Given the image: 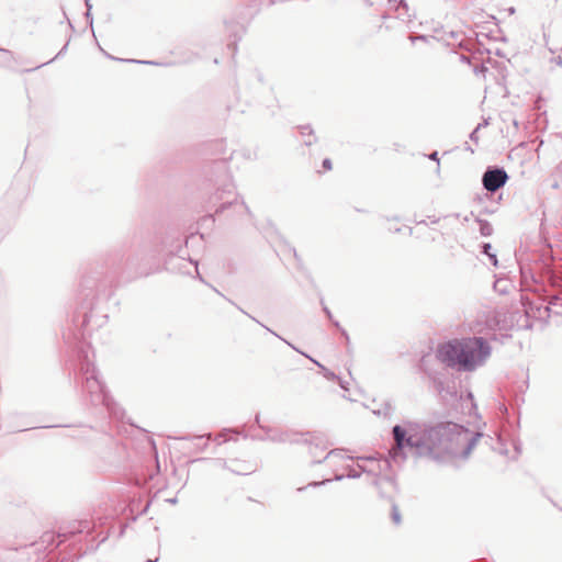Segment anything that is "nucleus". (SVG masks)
Masks as SVG:
<instances>
[{
	"label": "nucleus",
	"mask_w": 562,
	"mask_h": 562,
	"mask_svg": "<svg viewBox=\"0 0 562 562\" xmlns=\"http://www.w3.org/2000/svg\"><path fill=\"white\" fill-rule=\"evenodd\" d=\"M392 520L395 525H400L402 521L400 510L395 504L392 505Z\"/></svg>",
	"instance_id": "nucleus-12"
},
{
	"label": "nucleus",
	"mask_w": 562,
	"mask_h": 562,
	"mask_svg": "<svg viewBox=\"0 0 562 562\" xmlns=\"http://www.w3.org/2000/svg\"><path fill=\"white\" fill-rule=\"evenodd\" d=\"M508 176L503 168L488 167L482 177V183L486 191L496 192L505 186Z\"/></svg>",
	"instance_id": "nucleus-3"
},
{
	"label": "nucleus",
	"mask_w": 562,
	"mask_h": 562,
	"mask_svg": "<svg viewBox=\"0 0 562 562\" xmlns=\"http://www.w3.org/2000/svg\"><path fill=\"white\" fill-rule=\"evenodd\" d=\"M147 562H156V560H155V561H153V560H148Z\"/></svg>",
	"instance_id": "nucleus-21"
},
{
	"label": "nucleus",
	"mask_w": 562,
	"mask_h": 562,
	"mask_svg": "<svg viewBox=\"0 0 562 562\" xmlns=\"http://www.w3.org/2000/svg\"><path fill=\"white\" fill-rule=\"evenodd\" d=\"M86 5H87L88 11H90L91 10L90 0H86ZM87 14L89 15V12H87Z\"/></svg>",
	"instance_id": "nucleus-18"
},
{
	"label": "nucleus",
	"mask_w": 562,
	"mask_h": 562,
	"mask_svg": "<svg viewBox=\"0 0 562 562\" xmlns=\"http://www.w3.org/2000/svg\"><path fill=\"white\" fill-rule=\"evenodd\" d=\"M559 168L562 170V161H561V165H560V167H559Z\"/></svg>",
	"instance_id": "nucleus-22"
},
{
	"label": "nucleus",
	"mask_w": 562,
	"mask_h": 562,
	"mask_svg": "<svg viewBox=\"0 0 562 562\" xmlns=\"http://www.w3.org/2000/svg\"><path fill=\"white\" fill-rule=\"evenodd\" d=\"M395 11L397 12V18L402 20H405L407 18V20H409L408 5L405 2V0H401L397 3V5L395 7Z\"/></svg>",
	"instance_id": "nucleus-6"
},
{
	"label": "nucleus",
	"mask_w": 562,
	"mask_h": 562,
	"mask_svg": "<svg viewBox=\"0 0 562 562\" xmlns=\"http://www.w3.org/2000/svg\"><path fill=\"white\" fill-rule=\"evenodd\" d=\"M394 445L387 458L357 457L353 458V479L361 474L371 477L382 496L390 495L396 488L394 480L389 475L392 463L401 465L406 460V451L413 456L435 461L447 459H467L481 432H472L461 425L446 422L435 425L407 422L392 428Z\"/></svg>",
	"instance_id": "nucleus-1"
},
{
	"label": "nucleus",
	"mask_w": 562,
	"mask_h": 562,
	"mask_svg": "<svg viewBox=\"0 0 562 562\" xmlns=\"http://www.w3.org/2000/svg\"><path fill=\"white\" fill-rule=\"evenodd\" d=\"M492 348L483 337L454 338L438 345L436 358L448 368L473 372L485 364Z\"/></svg>",
	"instance_id": "nucleus-2"
},
{
	"label": "nucleus",
	"mask_w": 562,
	"mask_h": 562,
	"mask_svg": "<svg viewBox=\"0 0 562 562\" xmlns=\"http://www.w3.org/2000/svg\"><path fill=\"white\" fill-rule=\"evenodd\" d=\"M429 158H430L431 160H435V161H437V162L439 164V157H438V153H437V151L431 153V154L429 155Z\"/></svg>",
	"instance_id": "nucleus-16"
},
{
	"label": "nucleus",
	"mask_w": 562,
	"mask_h": 562,
	"mask_svg": "<svg viewBox=\"0 0 562 562\" xmlns=\"http://www.w3.org/2000/svg\"><path fill=\"white\" fill-rule=\"evenodd\" d=\"M349 457L344 454L340 451H330L326 454L325 460L330 465L341 464V467L346 470V473L337 474L335 477L336 480H340L345 476L350 477L351 476V468L349 465Z\"/></svg>",
	"instance_id": "nucleus-4"
},
{
	"label": "nucleus",
	"mask_w": 562,
	"mask_h": 562,
	"mask_svg": "<svg viewBox=\"0 0 562 562\" xmlns=\"http://www.w3.org/2000/svg\"><path fill=\"white\" fill-rule=\"evenodd\" d=\"M301 134L307 136V139H305L304 143L305 145L310 146L313 143L312 130L308 126H303L301 128Z\"/></svg>",
	"instance_id": "nucleus-11"
},
{
	"label": "nucleus",
	"mask_w": 562,
	"mask_h": 562,
	"mask_svg": "<svg viewBox=\"0 0 562 562\" xmlns=\"http://www.w3.org/2000/svg\"><path fill=\"white\" fill-rule=\"evenodd\" d=\"M427 374L431 381L434 390L438 393V395L445 398L448 395L451 396L454 394L453 387L446 383L441 374L435 372H427Z\"/></svg>",
	"instance_id": "nucleus-5"
},
{
	"label": "nucleus",
	"mask_w": 562,
	"mask_h": 562,
	"mask_svg": "<svg viewBox=\"0 0 562 562\" xmlns=\"http://www.w3.org/2000/svg\"><path fill=\"white\" fill-rule=\"evenodd\" d=\"M550 308L548 306H544L543 314H540V317L549 316Z\"/></svg>",
	"instance_id": "nucleus-17"
},
{
	"label": "nucleus",
	"mask_w": 562,
	"mask_h": 562,
	"mask_svg": "<svg viewBox=\"0 0 562 562\" xmlns=\"http://www.w3.org/2000/svg\"><path fill=\"white\" fill-rule=\"evenodd\" d=\"M86 387L90 392H93L95 389H99L100 391H102V386L94 375H92L91 378H87Z\"/></svg>",
	"instance_id": "nucleus-8"
},
{
	"label": "nucleus",
	"mask_w": 562,
	"mask_h": 562,
	"mask_svg": "<svg viewBox=\"0 0 562 562\" xmlns=\"http://www.w3.org/2000/svg\"><path fill=\"white\" fill-rule=\"evenodd\" d=\"M461 60L469 63V58L467 56H464V55L461 56Z\"/></svg>",
	"instance_id": "nucleus-19"
},
{
	"label": "nucleus",
	"mask_w": 562,
	"mask_h": 562,
	"mask_svg": "<svg viewBox=\"0 0 562 562\" xmlns=\"http://www.w3.org/2000/svg\"><path fill=\"white\" fill-rule=\"evenodd\" d=\"M480 126L481 125H477V127L470 134V138L473 140V142H477V131L480 130Z\"/></svg>",
	"instance_id": "nucleus-13"
},
{
	"label": "nucleus",
	"mask_w": 562,
	"mask_h": 562,
	"mask_svg": "<svg viewBox=\"0 0 562 562\" xmlns=\"http://www.w3.org/2000/svg\"><path fill=\"white\" fill-rule=\"evenodd\" d=\"M326 376L327 378H334L335 375H334V373H326Z\"/></svg>",
	"instance_id": "nucleus-20"
},
{
	"label": "nucleus",
	"mask_w": 562,
	"mask_h": 562,
	"mask_svg": "<svg viewBox=\"0 0 562 562\" xmlns=\"http://www.w3.org/2000/svg\"><path fill=\"white\" fill-rule=\"evenodd\" d=\"M480 233L483 236H490L493 233L492 225L486 221H480Z\"/></svg>",
	"instance_id": "nucleus-10"
},
{
	"label": "nucleus",
	"mask_w": 562,
	"mask_h": 562,
	"mask_svg": "<svg viewBox=\"0 0 562 562\" xmlns=\"http://www.w3.org/2000/svg\"><path fill=\"white\" fill-rule=\"evenodd\" d=\"M491 248H492L491 244L485 243V244H483V246H482V252H483V254H485V255H487V256H488V258H490V260H491V262H492V265L496 267V266H497V257H496V255H495V254H492V252L490 251V250H491Z\"/></svg>",
	"instance_id": "nucleus-9"
},
{
	"label": "nucleus",
	"mask_w": 562,
	"mask_h": 562,
	"mask_svg": "<svg viewBox=\"0 0 562 562\" xmlns=\"http://www.w3.org/2000/svg\"><path fill=\"white\" fill-rule=\"evenodd\" d=\"M409 38H411V41H412L413 43H414L415 41H426V36H424V35H419V36H416V37L411 36Z\"/></svg>",
	"instance_id": "nucleus-15"
},
{
	"label": "nucleus",
	"mask_w": 562,
	"mask_h": 562,
	"mask_svg": "<svg viewBox=\"0 0 562 562\" xmlns=\"http://www.w3.org/2000/svg\"><path fill=\"white\" fill-rule=\"evenodd\" d=\"M323 167H324L326 170H330V169H331V161H330V159H328V158L324 159V161H323Z\"/></svg>",
	"instance_id": "nucleus-14"
},
{
	"label": "nucleus",
	"mask_w": 562,
	"mask_h": 562,
	"mask_svg": "<svg viewBox=\"0 0 562 562\" xmlns=\"http://www.w3.org/2000/svg\"><path fill=\"white\" fill-rule=\"evenodd\" d=\"M372 412L378 416H389L393 412V407L390 403H385L382 408H373Z\"/></svg>",
	"instance_id": "nucleus-7"
}]
</instances>
